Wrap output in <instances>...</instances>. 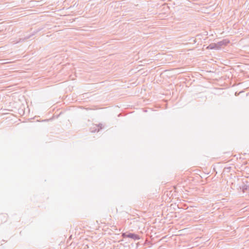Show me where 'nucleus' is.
<instances>
[{"mask_svg": "<svg viewBox=\"0 0 249 249\" xmlns=\"http://www.w3.org/2000/svg\"><path fill=\"white\" fill-rule=\"evenodd\" d=\"M122 236L124 238L128 237V238H132V239H134V240H139L140 239V237L138 235L135 234V233H123L122 234Z\"/></svg>", "mask_w": 249, "mask_h": 249, "instance_id": "obj_1", "label": "nucleus"}, {"mask_svg": "<svg viewBox=\"0 0 249 249\" xmlns=\"http://www.w3.org/2000/svg\"><path fill=\"white\" fill-rule=\"evenodd\" d=\"M229 42V40L227 39H223L222 40L216 43V44L217 46V49H219L222 46L227 45Z\"/></svg>", "mask_w": 249, "mask_h": 249, "instance_id": "obj_2", "label": "nucleus"}, {"mask_svg": "<svg viewBox=\"0 0 249 249\" xmlns=\"http://www.w3.org/2000/svg\"><path fill=\"white\" fill-rule=\"evenodd\" d=\"M103 128L102 124H99L98 125H96L95 127H94V130H91V132H95L97 131L98 132L100 129H101Z\"/></svg>", "mask_w": 249, "mask_h": 249, "instance_id": "obj_3", "label": "nucleus"}, {"mask_svg": "<svg viewBox=\"0 0 249 249\" xmlns=\"http://www.w3.org/2000/svg\"><path fill=\"white\" fill-rule=\"evenodd\" d=\"M207 48L209 49H217V50L218 49H217V46L216 44V43H213L210 44L208 46Z\"/></svg>", "mask_w": 249, "mask_h": 249, "instance_id": "obj_4", "label": "nucleus"}, {"mask_svg": "<svg viewBox=\"0 0 249 249\" xmlns=\"http://www.w3.org/2000/svg\"><path fill=\"white\" fill-rule=\"evenodd\" d=\"M248 186L243 184L242 186H240V189L242 190L243 192H245L247 190Z\"/></svg>", "mask_w": 249, "mask_h": 249, "instance_id": "obj_5", "label": "nucleus"}, {"mask_svg": "<svg viewBox=\"0 0 249 249\" xmlns=\"http://www.w3.org/2000/svg\"><path fill=\"white\" fill-rule=\"evenodd\" d=\"M29 38V37H27L26 38H25V39H28Z\"/></svg>", "mask_w": 249, "mask_h": 249, "instance_id": "obj_6", "label": "nucleus"}]
</instances>
